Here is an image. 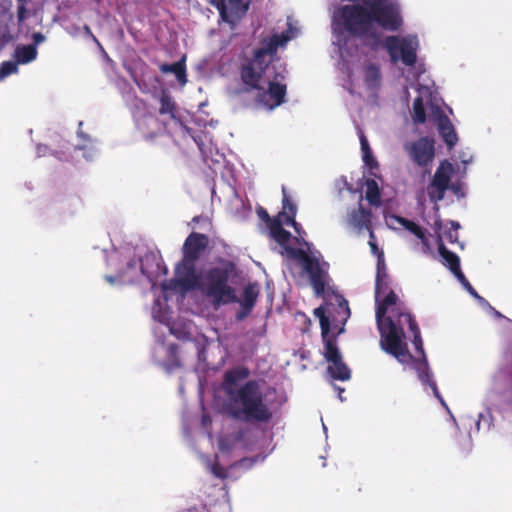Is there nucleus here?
I'll use <instances>...</instances> for the list:
<instances>
[{"mask_svg":"<svg viewBox=\"0 0 512 512\" xmlns=\"http://www.w3.org/2000/svg\"><path fill=\"white\" fill-rule=\"evenodd\" d=\"M363 161H364L365 165L368 166L371 170L378 168V162L373 157L372 152L371 153L367 152L366 154H364Z\"/></svg>","mask_w":512,"mask_h":512,"instance_id":"obj_44","label":"nucleus"},{"mask_svg":"<svg viewBox=\"0 0 512 512\" xmlns=\"http://www.w3.org/2000/svg\"><path fill=\"white\" fill-rule=\"evenodd\" d=\"M230 416L244 423H268L273 413L265 402V395L256 380H248L239 387H227Z\"/></svg>","mask_w":512,"mask_h":512,"instance_id":"obj_2","label":"nucleus"},{"mask_svg":"<svg viewBox=\"0 0 512 512\" xmlns=\"http://www.w3.org/2000/svg\"><path fill=\"white\" fill-rule=\"evenodd\" d=\"M209 245V237L202 233L192 232L185 240L182 248L183 257L197 262Z\"/></svg>","mask_w":512,"mask_h":512,"instance_id":"obj_11","label":"nucleus"},{"mask_svg":"<svg viewBox=\"0 0 512 512\" xmlns=\"http://www.w3.org/2000/svg\"><path fill=\"white\" fill-rule=\"evenodd\" d=\"M85 30H86V32H87V33H89V34L91 35V37L93 38V40H94L95 42H98L97 38L92 34V32H91V30H90L89 26H87V25H86V26H85Z\"/></svg>","mask_w":512,"mask_h":512,"instance_id":"obj_55","label":"nucleus"},{"mask_svg":"<svg viewBox=\"0 0 512 512\" xmlns=\"http://www.w3.org/2000/svg\"><path fill=\"white\" fill-rule=\"evenodd\" d=\"M161 288H162V290L164 292H167V291H171V292H177V291L187 292V291L192 290L188 286V281L186 279H180L177 276H175V278H172V279L164 281L161 284Z\"/></svg>","mask_w":512,"mask_h":512,"instance_id":"obj_33","label":"nucleus"},{"mask_svg":"<svg viewBox=\"0 0 512 512\" xmlns=\"http://www.w3.org/2000/svg\"><path fill=\"white\" fill-rule=\"evenodd\" d=\"M329 363L330 364L327 367V372L333 379L348 381L351 378V371L343 361L342 356Z\"/></svg>","mask_w":512,"mask_h":512,"instance_id":"obj_25","label":"nucleus"},{"mask_svg":"<svg viewBox=\"0 0 512 512\" xmlns=\"http://www.w3.org/2000/svg\"><path fill=\"white\" fill-rule=\"evenodd\" d=\"M413 120L415 123L422 124L426 121V112L423 99L418 96L413 101Z\"/></svg>","mask_w":512,"mask_h":512,"instance_id":"obj_37","label":"nucleus"},{"mask_svg":"<svg viewBox=\"0 0 512 512\" xmlns=\"http://www.w3.org/2000/svg\"><path fill=\"white\" fill-rule=\"evenodd\" d=\"M336 300L339 318L332 316L334 329H337L336 333H331L330 316L326 315L324 307L320 306L314 310V315L320 322L321 338L324 344L323 356L327 362H332L342 356L337 345V336L344 332V325L350 317L348 301L343 296H337Z\"/></svg>","mask_w":512,"mask_h":512,"instance_id":"obj_6","label":"nucleus"},{"mask_svg":"<svg viewBox=\"0 0 512 512\" xmlns=\"http://www.w3.org/2000/svg\"><path fill=\"white\" fill-rule=\"evenodd\" d=\"M248 376L249 370L246 367H236L226 371L224 374L225 389L227 387H233V385L248 378Z\"/></svg>","mask_w":512,"mask_h":512,"instance_id":"obj_28","label":"nucleus"},{"mask_svg":"<svg viewBox=\"0 0 512 512\" xmlns=\"http://www.w3.org/2000/svg\"><path fill=\"white\" fill-rule=\"evenodd\" d=\"M434 229L436 231H440L442 229V221L441 219H437L434 223Z\"/></svg>","mask_w":512,"mask_h":512,"instance_id":"obj_53","label":"nucleus"},{"mask_svg":"<svg viewBox=\"0 0 512 512\" xmlns=\"http://www.w3.org/2000/svg\"><path fill=\"white\" fill-rule=\"evenodd\" d=\"M259 295V290L256 284H248L242 293V302H241V310L237 314V319H244L254 308L257 298Z\"/></svg>","mask_w":512,"mask_h":512,"instance_id":"obj_15","label":"nucleus"},{"mask_svg":"<svg viewBox=\"0 0 512 512\" xmlns=\"http://www.w3.org/2000/svg\"><path fill=\"white\" fill-rule=\"evenodd\" d=\"M457 280L462 284V286L465 288V290L474 298H476L480 302H486L483 297H481L477 291L474 289V287L471 285V283L468 281L466 276L463 272H459L455 276Z\"/></svg>","mask_w":512,"mask_h":512,"instance_id":"obj_38","label":"nucleus"},{"mask_svg":"<svg viewBox=\"0 0 512 512\" xmlns=\"http://www.w3.org/2000/svg\"><path fill=\"white\" fill-rule=\"evenodd\" d=\"M371 212L360 206L350 215V222L357 228H368L370 225Z\"/></svg>","mask_w":512,"mask_h":512,"instance_id":"obj_30","label":"nucleus"},{"mask_svg":"<svg viewBox=\"0 0 512 512\" xmlns=\"http://www.w3.org/2000/svg\"><path fill=\"white\" fill-rule=\"evenodd\" d=\"M399 324L403 327L404 323L408 324L409 330L413 334V345L417 353H419L422 357L425 356L423 341L421 337V332L419 326L415 320V318L410 313H399L398 317Z\"/></svg>","mask_w":512,"mask_h":512,"instance_id":"obj_16","label":"nucleus"},{"mask_svg":"<svg viewBox=\"0 0 512 512\" xmlns=\"http://www.w3.org/2000/svg\"><path fill=\"white\" fill-rule=\"evenodd\" d=\"M227 3L228 0H210V4L218 10L221 18L224 21H228Z\"/></svg>","mask_w":512,"mask_h":512,"instance_id":"obj_40","label":"nucleus"},{"mask_svg":"<svg viewBox=\"0 0 512 512\" xmlns=\"http://www.w3.org/2000/svg\"><path fill=\"white\" fill-rule=\"evenodd\" d=\"M370 237H371V238H374V234H373V232H371V233H370Z\"/></svg>","mask_w":512,"mask_h":512,"instance_id":"obj_60","label":"nucleus"},{"mask_svg":"<svg viewBox=\"0 0 512 512\" xmlns=\"http://www.w3.org/2000/svg\"><path fill=\"white\" fill-rule=\"evenodd\" d=\"M450 224L453 231H457L460 228V224L457 221H451Z\"/></svg>","mask_w":512,"mask_h":512,"instance_id":"obj_54","label":"nucleus"},{"mask_svg":"<svg viewBox=\"0 0 512 512\" xmlns=\"http://www.w3.org/2000/svg\"><path fill=\"white\" fill-rule=\"evenodd\" d=\"M249 5L250 0H228V15L241 17L248 11Z\"/></svg>","mask_w":512,"mask_h":512,"instance_id":"obj_34","label":"nucleus"},{"mask_svg":"<svg viewBox=\"0 0 512 512\" xmlns=\"http://www.w3.org/2000/svg\"><path fill=\"white\" fill-rule=\"evenodd\" d=\"M445 192L446 191H442L441 188L430 187L428 190V195H429L430 200H432L434 202H438V201L443 200V198L445 196Z\"/></svg>","mask_w":512,"mask_h":512,"instance_id":"obj_42","label":"nucleus"},{"mask_svg":"<svg viewBox=\"0 0 512 512\" xmlns=\"http://www.w3.org/2000/svg\"><path fill=\"white\" fill-rule=\"evenodd\" d=\"M140 271H141V273H142L143 275L145 274V271H144V269H143V266H142V265L140 266Z\"/></svg>","mask_w":512,"mask_h":512,"instance_id":"obj_58","label":"nucleus"},{"mask_svg":"<svg viewBox=\"0 0 512 512\" xmlns=\"http://www.w3.org/2000/svg\"><path fill=\"white\" fill-rule=\"evenodd\" d=\"M446 238L449 242L453 243L456 242L458 239L457 231L449 230L446 232Z\"/></svg>","mask_w":512,"mask_h":512,"instance_id":"obj_51","label":"nucleus"},{"mask_svg":"<svg viewBox=\"0 0 512 512\" xmlns=\"http://www.w3.org/2000/svg\"><path fill=\"white\" fill-rule=\"evenodd\" d=\"M415 369L417 371V374H418V378L419 380L425 384V385H429L430 388L432 389L434 395L437 397V398H441L440 397V393H439V390L437 388V384L436 382L432 379V374H431V371L429 369V365H428V361L426 359V356L422 357L421 359L417 360L415 362Z\"/></svg>","mask_w":512,"mask_h":512,"instance_id":"obj_19","label":"nucleus"},{"mask_svg":"<svg viewBox=\"0 0 512 512\" xmlns=\"http://www.w3.org/2000/svg\"><path fill=\"white\" fill-rule=\"evenodd\" d=\"M199 220H200V216H195L192 219V221L195 222V223L199 222Z\"/></svg>","mask_w":512,"mask_h":512,"instance_id":"obj_57","label":"nucleus"},{"mask_svg":"<svg viewBox=\"0 0 512 512\" xmlns=\"http://www.w3.org/2000/svg\"><path fill=\"white\" fill-rule=\"evenodd\" d=\"M365 4L340 6L334 14V22L353 37L369 38L375 42L379 41V34L374 24L390 32L402 28L403 17L397 0H367Z\"/></svg>","mask_w":512,"mask_h":512,"instance_id":"obj_1","label":"nucleus"},{"mask_svg":"<svg viewBox=\"0 0 512 512\" xmlns=\"http://www.w3.org/2000/svg\"><path fill=\"white\" fill-rule=\"evenodd\" d=\"M391 218L394 219L398 224L403 226L406 230L414 234L418 239L421 240V242L424 245L428 244V240L426 238L424 230L414 221L408 220L399 215H392Z\"/></svg>","mask_w":512,"mask_h":512,"instance_id":"obj_27","label":"nucleus"},{"mask_svg":"<svg viewBox=\"0 0 512 512\" xmlns=\"http://www.w3.org/2000/svg\"><path fill=\"white\" fill-rule=\"evenodd\" d=\"M137 268V261L135 259H131L126 263L125 270L119 271L115 276L106 275L105 280L114 284L116 282L128 283L134 280Z\"/></svg>","mask_w":512,"mask_h":512,"instance_id":"obj_24","label":"nucleus"},{"mask_svg":"<svg viewBox=\"0 0 512 512\" xmlns=\"http://www.w3.org/2000/svg\"><path fill=\"white\" fill-rule=\"evenodd\" d=\"M285 79L283 72H275L273 79L268 81L267 89L261 85L260 90L257 92L255 102L269 110H273L280 106L285 101L287 93V87L285 84H281V81Z\"/></svg>","mask_w":512,"mask_h":512,"instance_id":"obj_9","label":"nucleus"},{"mask_svg":"<svg viewBox=\"0 0 512 512\" xmlns=\"http://www.w3.org/2000/svg\"><path fill=\"white\" fill-rule=\"evenodd\" d=\"M388 289H389L388 273L387 272L376 273V281H375V300H376V302L379 301V298L382 295H384Z\"/></svg>","mask_w":512,"mask_h":512,"instance_id":"obj_35","label":"nucleus"},{"mask_svg":"<svg viewBox=\"0 0 512 512\" xmlns=\"http://www.w3.org/2000/svg\"><path fill=\"white\" fill-rule=\"evenodd\" d=\"M397 300V295L390 289L382 301L376 302L375 316L382 350L395 357L399 362L406 363L413 359V356L407 349L404 342V329L398 322L399 313L402 312L398 308H392L391 315L386 316L388 309L395 306Z\"/></svg>","mask_w":512,"mask_h":512,"instance_id":"obj_3","label":"nucleus"},{"mask_svg":"<svg viewBox=\"0 0 512 512\" xmlns=\"http://www.w3.org/2000/svg\"><path fill=\"white\" fill-rule=\"evenodd\" d=\"M235 270L233 262L224 261L221 266L209 268L200 279L197 288L212 300L215 307L238 301L234 288L229 285Z\"/></svg>","mask_w":512,"mask_h":512,"instance_id":"obj_5","label":"nucleus"},{"mask_svg":"<svg viewBox=\"0 0 512 512\" xmlns=\"http://www.w3.org/2000/svg\"><path fill=\"white\" fill-rule=\"evenodd\" d=\"M284 219L277 215L267 224L269 234L281 247L284 248L287 255L290 257L289 249L293 248L289 243L292 235L289 231L283 228Z\"/></svg>","mask_w":512,"mask_h":512,"instance_id":"obj_13","label":"nucleus"},{"mask_svg":"<svg viewBox=\"0 0 512 512\" xmlns=\"http://www.w3.org/2000/svg\"><path fill=\"white\" fill-rule=\"evenodd\" d=\"M492 420L493 417L490 411H488L486 414H479V419L476 422L477 429L480 430L481 426L484 424L486 429L489 430L492 425Z\"/></svg>","mask_w":512,"mask_h":512,"instance_id":"obj_41","label":"nucleus"},{"mask_svg":"<svg viewBox=\"0 0 512 512\" xmlns=\"http://www.w3.org/2000/svg\"><path fill=\"white\" fill-rule=\"evenodd\" d=\"M438 131L449 149H453L457 144L458 137L454 126L447 116H443L438 121Z\"/></svg>","mask_w":512,"mask_h":512,"instance_id":"obj_21","label":"nucleus"},{"mask_svg":"<svg viewBox=\"0 0 512 512\" xmlns=\"http://www.w3.org/2000/svg\"><path fill=\"white\" fill-rule=\"evenodd\" d=\"M27 18V9L25 3H19L17 9V19L19 23H22Z\"/></svg>","mask_w":512,"mask_h":512,"instance_id":"obj_45","label":"nucleus"},{"mask_svg":"<svg viewBox=\"0 0 512 512\" xmlns=\"http://www.w3.org/2000/svg\"><path fill=\"white\" fill-rule=\"evenodd\" d=\"M168 362L166 364L167 370L172 371L174 369L182 367V363L178 357V345L170 344L167 347Z\"/></svg>","mask_w":512,"mask_h":512,"instance_id":"obj_36","label":"nucleus"},{"mask_svg":"<svg viewBox=\"0 0 512 512\" xmlns=\"http://www.w3.org/2000/svg\"><path fill=\"white\" fill-rule=\"evenodd\" d=\"M365 83L366 85L374 89L381 83V72L376 64L370 63L365 67Z\"/></svg>","mask_w":512,"mask_h":512,"instance_id":"obj_32","label":"nucleus"},{"mask_svg":"<svg viewBox=\"0 0 512 512\" xmlns=\"http://www.w3.org/2000/svg\"><path fill=\"white\" fill-rule=\"evenodd\" d=\"M369 245L371 247L372 253L375 254L377 257L379 252H383L382 250H379L378 245L374 241H369Z\"/></svg>","mask_w":512,"mask_h":512,"instance_id":"obj_52","label":"nucleus"},{"mask_svg":"<svg viewBox=\"0 0 512 512\" xmlns=\"http://www.w3.org/2000/svg\"><path fill=\"white\" fill-rule=\"evenodd\" d=\"M159 69L164 74L173 73L179 84L185 85L187 83L185 57L172 64L163 63L159 66Z\"/></svg>","mask_w":512,"mask_h":512,"instance_id":"obj_23","label":"nucleus"},{"mask_svg":"<svg viewBox=\"0 0 512 512\" xmlns=\"http://www.w3.org/2000/svg\"><path fill=\"white\" fill-rule=\"evenodd\" d=\"M138 127L146 139L155 138L162 130L166 128L165 123H161L157 118L149 115L145 116L138 124Z\"/></svg>","mask_w":512,"mask_h":512,"instance_id":"obj_20","label":"nucleus"},{"mask_svg":"<svg viewBox=\"0 0 512 512\" xmlns=\"http://www.w3.org/2000/svg\"><path fill=\"white\" fill-rule=\"evenodd\" d=\"M257 215L262 221L266 223V225L273 219V217H270L266 209L261 206L257 208Z\"/></svg>","mask_w":512,"mask_h":512,"instance_id":"obj_46","label":"nucleus"},{"mask_svg":"<svg viewBox=\"0 0 512 512\" xmlns=\"http://www.w3.org/2000/svg\"><path fill=\"white\" fill-rule=\"evenodd\" d=\"M360 143H361V149H362L363 155L366 154L367 152L368 153L372 152L371 148L369 146L368 140L364 135H362L360 137Z\"/></svg>","mask_w":512,"mask_h":512,"instance_id":"obj_49","label":"nucleus"},{"mask_svg":"<svg viewBox=\"0 0 512 512\" xmlns=\"http://www.w3.org/2000/svg\"><path fill=\"white\" fill-rule=\"evenodd\" d=\"M38 52L35 45H19L14 51V58L19 64H28L37 58Z\"/></svg>","mask_w":512,"mask_h":512,"instance_id":"obj_26","label":"nucleus"},{"mask_svg":"<svg viewBox=\"0 0 512 512\" xmlns=\"http://www.w3.org/2000/svg\"><path fill=\"white\" fill-rule=\"evenodd\" d=\"M383 46L393 63L401 61L406 66H413L417 61L419 41L416 35L386 36Z\"/></svg>","mask_w":512,"mask_h":512,"instance_id":"obj_7","label":"nucleus"},{"mask_svg":"<svg viewBox=\"0 0 512 512\" xmlns=\"http://www.w3.org/2000/svg\"><path fill=\"white\" fill-rule=\"evenodd\" d=\"M453 172V165L447 160L442 161L434 174L431 187L441 188L442 191H446L449 187Z\"/></svg>","mask_w":512,"mask_h":512,"instance_id":"obj_17","label":"nucleus"},{"mask_svg":"<svg viewBox=\"0 0 512 512\" xmlns=\"http://www.w3.org/2000/svg\"><path fill=\"white\" fill-rule=\"evenodd\" d=\"M284 219L277 215L267 224L269 234L281 247L284 248L287 255L290 257L289 249L293 248L289 243L292 235L289 231L283 228Z\"/></svg>","mask_w":512,"mask_h":512,"instance_id":"obj_12","label":"nucleus"},{"mask_svg":"<svg viewBox=\"0 0 512 512\" xmlns=\"http://www.w3.org/2000/svg\"><path fill=\"white\" fill-rule=\"evenodd\" d=\"M159 114L162 116H168L171 120H179L176 116L177 105L172 96L166 90H163L159 95Z\"/></svg>","mask_w":512,"mask_h":512,"instance_id":"obj_22","label":"nucleus"},{"mask_svg":"<svg viewBox=\"0 0 512 512\" xmlns=\"http://www.w3.org/2000/svg\"><path fill=\"white\" fill-rule=\"evenodd\" d=\"M175 275L180 279H186L188 286L193 290L197 288L200 278L196 274V262L182 257V260L175 267Z\"/></svg>","mask_w":512,"mask_h":512,"instance_id":"obj_14","label":"nucleus"},{"mask_svg":"<svg viewBox=\"0 0 512 512\" xmlns=\"http://www.w3.org/2000/svg\"><path fill=\"white\" fill-rule=\"evenodd\" d=\"M336 389L338 390V395H339L340 400L343 401L342 393L345 391L344 388L337 386Z\"/></svg>","mask_w":512,"mask_h":512,"instance_id":"obj_56","label":"nucleus"},{"mask_svg":"<svg viewBox=\"0 0 512 512\" xmlns=\"http://www.w3.org/2000/svg\"><path fill=\"white\" fill-rule=\"evenodd\" d=\"M284 224L287 226L293 227V229L295 230V232L297 233L299 238L303 239V235L305 234V231L303 230L302 226L295 219H292V217L290 219H285Z\"/></svg>","mask_w":512,"mask_h":512,"instance_id":"obj_43","label":"nucleus"},{"mask_svg":"<svg viewBox=\"0 0 512 512\" xmlns=\"http://www.w3.org/2000/svg\"><path fill=\"white\" fill-rule=\"evenodd\" d=\"M437 244L438 252L443 259V264L452 272L454 276H456V274L459 272H462L459 256L446 248L440 235L438 237Z\"/></svg>","mask_w":512,"mask_h":512,"instance_id":"obj_18","label":"nucleus"},{"mask_svg":"<svg viewBox=\"0 0 512 512\" xmlns=\"http://www.w3.org/2000/svg\"><path fill=\"white\" fill-rule=\"evenodd\" d=\"M17 62L5 61L0 65V80L18 71Z\"/></svg>","mask_w":512,"mask_h":512,"instance_id":"obj_39","label":"nucleus"},{"mask_svg":"<svg viewBox=\"0 0 512 512\" xmlns=\"http://www.w3.org/2000/svg\"><path fill=\"white\" fill-rule=\"evenodd\" d=\"M381 272H387L383 252H379L377 257V273Z\"/></svg>","mask_w":512,"mask_h":512,"instance_id":"obj_47","label":"nucleus"},{"mask_svg":"<svg viewBox=\"0 0 512 512\" xmlns=\"http://www.w3.org/2000/svg\"><path fill=\"white\" fill-rule=\"evenodd\" d=\"M289 40L290 36L286 32L274 34L265 39L261 47L254 49L250 56L245 55L240 59L238 74L244 92L261 89L262 83H266L265 76L269 67L277 58L278 48Z\"/></svg>","mask_w":512,"mask_h":512,"instance_id":"obj_4","label":"nucleus"},{"mask_svg":"<svg viewBox=\"0 0 512 512\" xmlns=\"http://www.w3.org/2000/svg\"><path fill=\"white\" fill-rule=\"evenodd\" d=\"M282 211L279 212V217H282L285 219H295L297 214V205L294 203V201L289 197L287 194L286 187H282Z\"/></svg>","mask_w":512,"mask_h":512,"instance_id":"obj_29","label":"nucleus"},{"mask_svg":"<svg viewBox=\"0 0 512 512\" xmlns=\"http://www.w3.org/2000/svg\"><path fill=\"white\" fill-rule=\"evenodd\" d=\"M20 3H27V0H18Z\"/></svg>","mask_w":512,"mask_h":512,"instance_id":"obj_59","label":"nucleus"},{"mask_svg":"<svg viewBox=\"0 0 512 512\" xmlns=\"http://www.w3.org/2000/svg\"><path fill=\"white\" fill-rule=\"evenodd\" d=\"M211 469H212V473L216 477L221 478V479H224L226 477L225 470L219 464H214Z\"/></svg>","mask_w":512,"mask_h":512,"instance_id":"obj_48","label":"nucleus"},{"mask_svg":"<svg viewBox=\"0 0 512 512\" xmlns=\"http://www.w3.org/2000/svg\"><path fill=\"white\" fill-rule=\"evenodd\" d=\"M32 39L34 42L32 45H35V47L37 48V45L45 41V36L40 32H35L32 35Z\"/></svg>","mask_w":512,"mask_h":512,"instance_id":"obj_50","label":"nucleus"},{"mask_svg":"<svg viewBox=\"0 0 512 512\" xmlns=\"http://www.w3.org/2000/svg\"><path fill=\"white\" fill-rule=\"evenodd\" d=\"M366 185V200L372 206H380L381 205V193L378 186V183L374 179H367L365 182Z\"/></svg>","mask_w":512,"mask_h":512,"instance_id":"obj_31","label":"nucleus"},{"mask_svg":"<svg viewBox=\"0 0 512 512\" xmlns=\"http://www.w3.org/2000/svg\"><path fill=\"white\" fill-rule=\"evenodd\" d=\"M405 149L410 158L420 167L430 164L435 156L434 140L421 137L417 141L407 143Z\"/></svg>","mask_w":512,"mask_h":512,"instance_id":"obj_10","label":"nucleus"},{"mask_svg":"<svg viewBox=\"0 0 512 512\" xmlns=\"http://www.w3.org/2000/svg\"><path fill=\"white\" fill-rule=\"evenodd\" d=\"M290 257L297 259L304 271L308 274L310 284L317 296H322L325 292L328 272L322 267L319 260L310 256L306 251L298 248H290Z\"/></svg>","mask_w":512,"mask_h":512,"instance_id":"obj_8","label":"nucleus"}]
</instances>
